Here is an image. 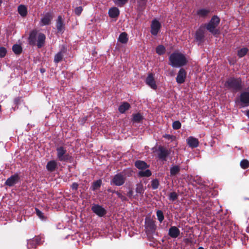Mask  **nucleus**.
<instances>
[{"mask_svg": "<svg viewBox=\"0 0 249 249\" xmlns=\"http://www.w3.org/2000/svg\"><path fill=\"white\" fill-rule=\"evenodd\" d=\"M169 65L173 67L178 68L185 65L188 60L184 54L175 52L172 53L169 57Z\"/></svg>", "mask_w": 249, "mask_h": 249, "instance_id": "1", "label": "nucleus"}, {"mask_svg": "<svg viewBox=\"0 0 249 249\" xmlns=\"http://www.w3.org/2000/svg\"><path fill=\"white\" fill-rule=\"evenodd\" d=\"M220 19L219 18L214 16H213L210 21V22L206 25H205L206 29L210 33L213 35H217L219 33V30L217 29V27L219 24Z\"/></svg>", "mask_w": 249, "mask_h": 249, "instance_id": "2", "label": "nucleus"}, {"mask_svg": "<svg viewBox=\"0 0 249 249\" xmlns=\"http://www.w3.org/2000/svg\"><path fill=\"white\" fill-rule=\"evenodd\" d=\"M224 85L229 89L240 90L242 88L241 79L240 78H230L227 80Z\"/></svg>", "mask_w": 249, "mask_h": 249, "instance_id": "3", "label": "nucleus"}, {"mask_svg": "<svg viewBox=\"0 0 249 249\" xmlns=\"http://www.w3.org/2000/svg\"><path fill=\"white\" fill-rule=\"evenodd\" d=\"M57 158L60 161H68L71 159V156L67 152L66 149L63 146L56 148Z\"/></svg>", "mask_w": 249, "mask_h": 249, "instance_id": "4", "label": "nucleus"}, {"mask_svg": "<svg viewBox=\"0 0 249 249\" xmlns=\"http://www.w3.org/2000/svg\"><path fill=\"white\" fill-rule=\"evenodd\" d=\"M53 18V14L51 12H47L41 18L39 24L41 26L49 25Z\"/></svg>", "mask_w": 249, "mask_h": 249, "instance_id": "5", "label": "nucleus"}, {"mask_svg": "<svg viewBox=\"0 0 249 249\" xmlns=\"http://www.w3.org/2000/svg\"><path fill=\"white\" fill-rule=\"evenodd\" d=\"M161 24L160 22L155 19L152 20L151 25V33L154 36H156L160 30Z\"/></svg>", "mask_w": 249, "mask_h": 249, "instance_id": "6", "label": "nucleus"}, {"mask_svg": "<svg viewBox=\"0 0 249 249\" xmlns=\"http://www.w3.org/2000/svg\"><path fill=\"white\" fill-rule=\"evenodd\" d=\"M157 152L158 158L160 159L163 161L166 160V158L169 154L167 149L162 146H160L158 148Z\"/></svg>", "mask_w": 249, "mask_h": 249, "instance_id": "7", "label": "nucleus"}, {"mask_svg": "<svg viewBox=\"0 0 249 249\" xmlns=\"http://www.w3.org/2000/svg\"><path fill=\"white\" fill-rule=\"evenodd\" d=\"M124 176L120 174H118L114 176L111 183L116 186H121L124 183Z\"/></svg>", "mask_w": 249, "mask_h": 249, "instance_id": "8", "label": "nucleus"}, {"mask_svg": "<svg viewBox=\"0 0 249 249\" xmlns=\"http://www.w3.org/2000/svg\"><path fill=\"white\" fill-rule=\"evenodd\" d=\"M240 100L242 107L249 106V92L244 91L242 92L240 97Z\"/></svg>", "mask_w": 249, "mask_h": 249, "instance_id": "9", "label": "nucleus"}, {"mask_svg": "<svg viewBox=\"0 0 249 249\" xmlns=\"http://www.w3.org/2000/svg\"><path fill=\"white\" fill-rule=\"evenodd\" d=\"M146 84L149 86L151 89H156L157 88V86L156 85V82L155 81L154 75L152 73H149L146 80H145Z\"/></svg>", "mask_w": 249, "mask_h": 249, "instance_id": "10", "label": "nucleus"}, {"mask_svg": "<svg viewBox=\"0 0 249 249\" xmlns=\"http://www.w3.org/2000/svg\"><path fill=\"white\" fill-rule=\"evenodd\" d=\"M40 238L38 236H36L35 238L28 240L27 248L29 249H34L40 244Z\"/></svg>", "mask_w": 249, "mask_h": 249, "instance_id": "11", "label": "nucleus"}, {"mask_svg": "<svg viewBox=\"0 0 249 249\" xmlns=\"http://www.w3.org/2000/svg\"><path fill=\"white\" fill-rule=\"evenodd\" d=\"M186 77V72L184 69L181 68L179 70L177 76L176 77V81L178 84H182L184 82Z\"/></svg>", "mask_w": 249, "mask_h": 249, "instance_id": "12", "label": "nucleus"}, {"mask_svg": "<svg viewBox=\"0 0 249 249\" xmlns=\"http://www.w3.org/2000/svg\"><path fill=\"white\" fill-rule=\"evenodd\" d=\"M145 228L147 232H153L155 231L156 226L153 220L146 219L145 222Z\"/></svg>", "mask_w": 249, "mask_h": 249, "instance_id": "13", "label": "nucleus"}, {"mask_svg": "<svg viewBox=\"0 0 249 249\" xmlns=\"http://www.w3.org/2000/svg\"><path fill=\"white\" fill-rule=\"evenodd\" d=\"M91 210L99 216H103L106 214V210L99 205H94L91 207Z\"/></svg>", "mask_w": 249, "mask_h": 249, "instance_id": "14", "label": "nucleus"}, {"mask_svg": "<svg viewBox=\"0 0 249 249\" xmlns=\"http://www.w3.org/2000/svg\"><path fill=\"white\" fill-rule=\"evenodd\" d=\"M19 180V177L18 174H14L8 178L5 181V184L9 186H12L16 184Z\"/></svg>", "mask_w": 249, "mask_h": 249, "instance_id": "15", "label": "nucleus"}, {"mask_svg": "<svg viewBox=\"0 0 249 249\" xmlns=\"http://www.w3.org/2000/svg\"><path fill=\"white\" fill-rule=\"evenodd\" d=\"M188 145L192 148L197 147L199 145V141L197 139L190 136L187 139Z\"/></svg>", "mask_w": 249, "mask_h": 249, "instance_id": "16", "label": "nucleus"}, {"mask_svg": "<svg viewBox=\"0 0 249 249\" xmlns=\"http://www.w3.org/2000/svg\"><path fill=\"white\" fill-rule=\"evenodd\" d=\"M180 234L179 230L176 226H172L168 231V235L173 238L178 237Z\"/></svg>", "mask_w": 249, "mask_h": 249, "instance_id": "17", "label": "nucleus"}, {"mask_svg": "<svg viewBox=\"0 0 249 249\" xmlns=\"http://www.w3.org/2000/svg\"><path fill=\"white\" fill-rule=\"evenodd\" d=\"M120 14L119 10L118 8L113 7L110 8L108 10V15L111 18H117Z\"/></svg>", "mask_w": 249, "mask_h": 249, "instance_id": "18", "label": "nucleus"}, {"mask_svg": "<svg viewBox=\"0 0 249 249\" xmlns=\"http://www.w3.org/2000/svg\"><path fill=\"white\" fill-rule=\"evenodd\" d=\"M56 167L57 162L54 160H52L49 161L46 165L47 170L50 172L54 171Z\"/></svg>", "mask_w": 249, "mask_h": 249, "instance_id": "19", "label": "nucleus"}, {"mask_svg": "<svg viewBox=\"0 0 249 249\" xmlns=\"http://www.w3.org/2000/svg\"><path fill=\"white\" fill-rule=\"evenodd\" d=\"M56 26L58 32H62L64 29V24L62 20L61 16H59L57 18V19L56 23Z\"/></svg>", "mask_w": 249, "mask_h": 249, "instance_id": "20", "label": "nucleus"}, {"mask_svg": "<svg viewBox=\"0 0 249 249\" xmlns=\"http://www.w3.org/2000/svg\"><path fill=\"white\" fill-rule=\"evenodd\" d=\"M205 27H200L196 34V39L198 41H201L204 37Z\"/></svg>", "mask_w": 249, "mask_h": 249, "instance_id": "21", "label": "nucleus"}, {"mask_svg": "<svg viewBox=\"0 0 249 249\" xmlns=\"http://www.w3.org/2000/svg\"><path fill=\"white\" fill-rule=\"evenodd\" d=\"M210 9L208 8H202L197 11L196 14L200 18H205L210 13Z\"/></svg>", "mask_w": 249, "mask_h": 249, "instance_id": "22", "label": "nucleus"}, {"mask_svg": "<svg viewBox=\"0 0 249 249\" xmlns=\"http://www.w3.org/2000/svg\"><path fill=\"white\" fill-rule=\"evenodd\" d=\"M45 38H46L45 36L43 34L39 33L38 34V37H37V44L38 48H40L43 46V45L44 44Z\"/></svg>", "mask_w": 249, "mask_h": 249, "instance_id": "23", "label": "nucleus"}, {"mask_svg": "<svg viewBox=\"0 0 249 249\" xmlns=\"http://www.w3.org/2000/svg\"><path fill=\"white\" fill-rule=\"evenodd\" d=\"M180 170V167L178 165H173L170 169V176L173 177L178 174Z\"/></svg>", "mask_w": 249, "mask_h": 249, "instance_id": "24", "label": "nucleus"}, {"mask_svg": "<svg viewBox=\"0 0 249 249\" xmlns=\"http://www.w3.org/2000/svg\"><path fill=\"white\" fill-rule=\"evenodd\" d=\"M130 107V105L127 102H124L119 107V111L121 113H124V112L129 109Z\"/></svg>", "mask_w": 249, "mask_h": 249, "instance_id": "25", "label": "nucleus"}, {"mask_svg": "<svg viewBox=\"0 0 249 249\" xmlns=\"http://www.w3.org/2000/svg\"><path fill=\"white\" fill-rule=\"evenodd\" d=\"M128 40V38L127 37V35L126 33L123 32L120 35L118 38V41L123 44H125L127 42Z\"/></svg>", "mask_w": 249, "mask_h": 249, "instance_id": "26", "label": "nucleus"}, {"mask_svg": "<svg viewBox=\"0 0 249 249\" xmlns=\"http://www.w3.org/2000/svg\"><path fill=\"white\" fill-rule=\"evenodd\" d=\"M18 12L22 17H25L27 14V7L23 5H20L18 7Z\"/></svg>", "mask_w": 249, "mask_h": 249, "instance_id": "27", "label": "nucleus"}, {"mask_svg": "<svg viewBox=\"0 0 249 249\" xmlns=\"http://www.w3.org/2000/svg\"><path fill=\"white\" fill-rule=\"evenodd\" d=\"M136 167L139 169H144L148 166L147 164L143 161L138 160L135 162Z\"/></svg>", "mask_w": 249, "mask_h": 249, "instance_id": "28", "label": "nucleus"}, {"mask_svg": "<svg viewBox=\"0 0 249 249\" xmlns=\"http://www.w3.org/2000/svg\"><path fill=\"white\" fill-rule=\"evenodd\" d=\"M63 57V54L62 51H60L57 54H55L54 58V61L56 63H58L61 61Z\"/></svg>", "mask_w": 249, "mask_h": 249, "instance_id": "29", "label": "nucleus"}, {"mask_svg": "<svg viewBox=\"0 0 249 249\" xmlns=\"http://www.w3.org/2000/svg\"><path fill=\"white\" fill-rule=\"evenodd\" d=\"M13 51L16 54H20L22 52V48L19 45L15 44L12 47Z\"/></svg>", "mask_w": 249, "mask_h": 249, "instance_id": "30", "label": "nucleus"}, {"mask_svg": "<svg viewBox=\"0 0 249 249\" xmlns=\"http://www.w3.org/2000/svg\"><path fill=\"white\" fill-rule=\"evenodd\" d=\"M102 184V181L101 180H98L96 181L93 182L92 185L91 186V189L93 191H95L98 189H99Z\"/></svg>", "mask_w": 249, "mask_h": 249, "instance_id": "31", "label": "nucleus"}, {"mask_svg": "<svg viewBox=\"0 0 249 249\" xmlns=\"http://www.w3.org/2000/svg\"><path fill=\"white\" fill-rule=\"evenodd\" d=\"M165 52V48L163 45H159L156 48V53L159 55H162Z\"/></svg>", "mask_w": 249, "mask_h": 249, "instance_id": "32", "label": "nucleus"}, {"mask_svg": "<svg viewBox=\"0 0 249 249\" xmlns=\"http://www.w3.org/2000/svg\"><path fill=\"white\" fill-rule=\"evenodd\" d=\"M248 49L247 48H243L238 50V56L239 57H242L245 56L248 53Z\"/></svg>", "mask_w": 249, "mask_h": 249, "instance_id": "33", "label": "nucleus"}, {"mask_svg": "<svg viewBox=\"0 0 249 249\" xmlns=\"http://www.w3.org/2000/svg\"><path fill=\"white\" fill-rule=\"evenodd\" d=\"M139 175L141 177H148L151 175V171L147 169L145 171H141L139 172Z\"/></svg>", "mask_w": 249, "mask_h": 249, "instance_id": "34", "label": "nucleus"}, {"mask_svg": "<svg viewBox=\"0 0 249 249\" xmlns=\"http://www.w3.org/2000/svg\"><path fill=\"white\" fill-rule=\"evenodd\" d=\"M240 166L243 169H247L249 167V161L247 160H243L240 162Z\"/></svg>", "mask_w": 249, "mask_h": 249, "instance_id": "35", "label": "nucleus"}, {"mask_svg": "<svg viewBox=\"0 0 249 249\" xmlns=\"http://www.w3.org/2000/svg\"><path fill=\"white\" fill-rule=\"evenodd\" d=\"M142 119V116L139 113L134 114L133 116V121L135 122H140Z\"/></svg>", "mask_w": 249, "mask_h": 249, "instance_id": "36", "label": "nucleus"}, {"mask_svg": "<svg viewBox=\"0 0 249 249\" xmlns=\"http://www.w3.org/2000/svg\"><path fill=\"white\" fill-rule=\"evenodd\" d=\"M157 216L160 222H161L164 219V215L161 211L158 210L157 212Z\"/></svg>", "mask_w": 249, "mask_h": 249, "instance_id": "37", "label": "nucleus"}, {"mask_svg": "<svg viewBox=\"0 0 249 249\" xmlns=\"http://www.w3.org/2000/svg\"><path fill=\"white\" fill-rule=\"evenodd\" d=\"M181 124L178 121H176L173 123L172 126L174 129H178L181 127Z\"/></svg>", "mask_w": 249, "mask_h": 249, "instance_id": "38", "label": "nucleus"}, {"mask_svg": "<svg viewBox=\"0 0 249 249\" xmlns=\"http://www.w3.org/2000/svg\"><path fill=\"white\" fill-rule=\"evenodd\" d=\"M159 182L158 179H155L152 180L151 186L153 189H156L158 188Z\"/></svg>", "mask_w": 249, "mask_h": 249, "instance_id": "39", "label": "nucleus"}, {"mask_svg": "<svg viewBox=\"0 0 249 249\" xmlns=\"http://www.w3.org/2000/svg\"><path fill=\"white\" fill-rule=\"evenodd\" d=\"M113 1L116 4L123 6L127 2L128 0H113Z\"/></svg>", "mask_w": 249, "mask_h": 249, "instance_id": "40", "label": "nucleus"}, {"mask_svg": "<svg viewBox=\"0 0 249 249\" xmlns=\"http://www.w3.org/2000/svg\"><path fill=\"white\" fill-rule=\"evenodd\" d=\"M7 53V50L5 48L1 47H0V57H4Z\"/></svg>", "mask_w": 249, "mask_h": 249, "instance_id": "41", "label": "nucleus"}, {"mask_svg": "<svg viewBox=\"0 0 249 249\" xmlns=\"http://www.w3.org/2000/svg\"><path fill=\"white\" fill-rule=\"evenodd\" d=\"M114 193H115L118 197H119L122 201H126L127 200L125 196L123 195L121 193L118 191H115Z\"/></svg>", "mask_w": 249, "mask_h": 249, "instance_id": "42", "label": "nucleus"}, {"mask_svg": "<svg viewBox=\"0 0 249 249\" xmlns=\"http://www.w3.org/2000/svg\"><path fill=\"white\" fill-rule=\"evenodd\" d=\"M178 198V195L175 192H172L169 195V199L172 201H175Z\"/></svg>", "mask_w": 249, "mask_h": 249, "instance_id": "43", "label": "nucleus"}, {"mask_svg": "<svg viewBox=\"0 0 249 249\" xmlns=\"http://www.w3.org/2000/svg\"><path fill=\"white\" fill-rule=\"evenodd\" d=\"M143 189L142 184H139L137 186L136 191L137 193L142 194L143 192Z\"/></svg>", "mask_w": 249, "mask_h": 249, "instance_id": "44", "label": "nucleus"}, {"mask_svg": "<svg viewBox=\"0 0 249 249\" xmlns=\"http://www.w3.org/2000/svg\"><path fill=\"white\" fill-rule=\"evenodd\" d=\"M14 104L16 105V106H18V105L21 102V98L19 97H17L14 99ZM14 108V110H15L16 109L18 108V107H15Z\"/></svg>", "mask_w": 249, "mask_h": 249, "instance_id": "45", "label": "nucleus"}, {"mask_svg": "<svg viewBox=\"0 0 249 249\" xmlns=\"http://www.w3.org/2000/svg\"><path fill=\"white\" fill-rule=\"evenodd\" d=\"M36 213L37 215L41 219H44L45 217L43 213L38 209H36Z\"/></svg>", "mask_w": 249, "mask_h": 249, "instance_id": "46", "label": "nucleus"}, {"mask_svg": "<svg viewBox=\"0 0 249 249\" xmlns=\"http://www.w3.org/2000/svg\"><path fill=\"white\" fill-rule=\"evenodd\" d=\"M82 11H83L82 7L81 6H79V7H76L75 9L74 12H75V13L76 15H77V16H79L81 14Z\"/></svg>", "mask_w": 249, "mask_h": 249, "instance_id": "47", "label": "nucleus"}, {"mask_svg": "<svg viewBox=\"0 0 249 249\" xmlns=\"http://www.w3.org/2000/svg\"><path fill=\"white\" fill-rule=\"evenodd\" d=\"M147 0H139V5L142 7H144Z\"/></svg>", "mask_w": 249, "mask_h": 249, "instance_id": "48", "label": "nucleus"}, {"mask_svg": "<svg viewBox=\"0 0 249 249\" xmlns=\"http://www.w3.org/2000/svg\"><path fill=\"white\" fill-rule=\"evenodd\" d=\"M163 137L168 140H172L175 138V136L170 135L169 134H165V135H164Z\"/></svg>", "mask_w": 249, "mask_h": 249, "instance_id": "49", "label": "nucleus"}, {"mask_svg": "<svg viewBox=\"0 0 249 249\" xmlns=\"http://www.w3.org/2000/svg\"><path fill=\"white\" fill-rule=\"evenodd\" d=\"M78 186V184L76 182H74L72 184L71 187L72 190H77Z\"/></svg>", "mask_w": 249, "mask_h": 249, "instance_id": "50", "label": "nucleus"}, {"mask_svg": "<svg viewBox=\"0 0 249 249\" xmlns=\"http://www.w3.org/2000/svg\"><path fill=\"white\" fill-rule=\"evenodd\" d=\"M36 36V33H34V32L32 33L29 37V39L30 40V41L31 42L32 41V39H33Z\"/></svg>", "mask_w": 249, "mask_h": 249, "instance_id": "51", "label": "nucleus"}, {"mask_svg": "<svg viewBox=\"0 0 249 249\" xmlns=\"http://www.w3.org/2000/svg\"><path fill=\"white\" fill-rule=\"evenodd\" d=\"M183 241L184 243H185L186 244H190V243H191L192 242L191 241V239H189V238H185L183 240Z\"/></svg>", "mask_w": 249, "mask_h": 249, "instance_id": "52", "label": "nucleus"}, {"mask_svg": "<svg viewBox=\"0 0 249 249\" xmlns=\"http://www.w3.org/2000/svg\"><path fill=\"white\" fill-rule=\"evenodd\" d=\"M133 191L132 190H130L128 192L127 195L129 197H131L133 195Z\"/></svg>", "mask_w": 249, "mask_h": 249, "instance_id": "53", "label": "nucleus"}, {"mask_svg": "<svg viewBox=\"0 0 249 249\" xmlns=\"http://www.w3.org/2000/svg\"><path fill=\"white\" fill-rule=\"evenodd\" d=\"M244 112L245 113V115L249 118V109L244 111Z\"/></svg>", "mask_w": 249, "mask_h": 249, "instance_id": "54", "label": "nucleus"}, {"mask_svg": "<svg viewBox=\"0 0 249 249\" xmlns=\"http://www.w3.org/2000/svg\"><path fill=\"white\" fill-rule=\"evenodd\" d=\"M83 122H85L87 120V117H84L83 118Z\"/></svg>", "mask_w": 249, "mask_h": 249, "instance_id": "55", "label": "nucleus"}, {"mask_svg": "<svg viewBox=\"0 0 249 249\" xmlns=\"http://www.w3.org/2000/svg\"><path fill=\"white\" fill-rule=\"evenodd\" d=\"M1 111V106L0 105V112Z\"/></svg>", "mask_w": 249, "mask_h": 249, "instance_id": "56", "label": "nucleus"}, {"mask_svg": "<svg viewBox=\"0 0 249 249\" xmlns=\"http://www.w3.org/2000/svg\"><path fill=\"white\" fill-rule=\"evenodd\" d=\"M198 249H204L202 247H199Z\"/></svg>", "mask_w": 249, "mask_h": 249, "instance_id": "57", "label": "nucleus"}]
</instances>
